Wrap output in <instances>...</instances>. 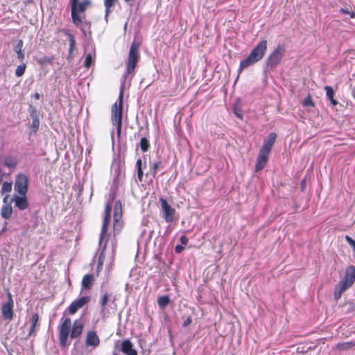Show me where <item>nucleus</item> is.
Returning a JSON list of instances; mask_svg holds the SVG:
<instances>
[{"mask_svg": "<svg viewBox=\"0 0 355 355\" xmlns=\"http://www.w3.org/2000/svg\"><path fill=\"white\" fill-rule=\"evenodd\" d=\"M39 320L40 318L37 313H35L32 315L31 320V329L28 332V336L31 337L36 336V331L40 327Z\"/></svg>", "mask_w": 355, "mask_h": 355, "instance_id": "obj_15", "label": "nucleus"}, {"mask_svg": "<svg viewBox=\"0 0 355 355\" xmlns=\"http://www.w3.org/2000/svg\"><path fill=\"white\" fill-rule=\"evenodd\" d=\"M121 351L126 355H137V352L133 349L132 343L128 339L122 342Z\"/></svg>", "mask_w": 355, "mask_h": 355, "instance_id": "obj_17", "label": "nucleus"}, {"mask_svg": "<svg viewBox=\"0 0 355 355\" xmlns=\"http://www.w3.org/2000/svg\"><path fill=\"white\" fill-rule=\"evenodd\" d=\"M39 123H40V122L37 119H34L32 123L33 128L37 130L39 127Z\"/></svg>", "mask_w": 355, "mask_h": 355, "instance_id": "obj_47", "label": "nucleus"}, {"mask_svg": "<svg viewBox=\"0 0 355 355\" xmlns=\"http://www.w3.org/2000/svg\"><path fill=\"white\" fill-rule=\"evenodd\" d=\"M192 322V318L191 316H188L187 318V319L184 320V322H183V324L182 326L184 327H187V326H189Z\"/></svg>", "mask_w": 355, "mask_h": 355, "instance_id": "obj_44", "label": "nucleus"}, {"mask_svg": "<svg viewBox=\"0 0 355 355\" xmlns=\"http://www.w3.org/2000/svg\"><path fill=\"white\" fill-rule=\"evenodd\" d=\"M266 50L267 40H261L258 44L252 49L248 56L241 61L238 69L239 74H240L243 69L261 60L263 58Z\"/></svg>", "mask_w": 355, "mask_h": 355, "instance_id": "obj_2", "label": "nucleus"}, {"mask_svg": "<svg viewBox=\"0 0 355 355\" xmlns=\"http://www.w3.org/2000/svg\"><path fill=\"white\" fill-rule=\"evenodd\" d=\"M123 90H121L119 96V103H115L112 105L111 108V121L114 126L116 128V132L119 137H120L122 128V119H123Z\"/></svg>", "mask_w": 355, "mask_h": 355, "instance_id": "obj_3", "label": "nucleus"}, {"mask_svg": "<svg viewBox=\"0 0 355 355\" xmlns=\"http://www.w3.org/2000/svg\"><path fill=\"white\" fill-rule=\"evenodd\" d=\"M302 105L304 107H314L315 104L312 101L311 96L310 95H308L302 101Z\"/></svg>", "mask_w": 355, "mask_h": 355, "instance_id": "obj_37", "label": "nucleus"}, {"mask_svg": "<svg viewBox=\"0 0 355 355\" xmlns=\"http://www.w3.org/2000/svg\"><path fill=\"white\" fill-rule=\"evenodd\" d=\"M157 303L160 308L164 309L170 303V298L168 295L159 297L157 299Z\"/></svg>", "mask_w": 355, "mask_h": 355, "instance_id": "obj_29", "label": "nucleus"}, {"mask_svg": "<svg viewBox=\"0 0 355 355\" xmlns=\"http://www.w3.org/2000/svg\"><path fill=\"white\" fill-rule=\"evenodd\" d=\"M1 313L4 320L10 321L13 318V300L10 293H8V301L2 305Z\"/></svg>", "mask_w": 355, "mask_h": 355, "instance_id": "obj_11", "label": "nucleus"}, {"mask_svg": "<svg viewBox=\"0 0 355 355\" xmlns=\"http://www.w3.org/2000/svg\"><path fill=\"white\" fill-rule=\"evenodd\" d=\"M110 221V216H107V214H104L103 225L100 233L99 243L101 244L104 243L103 248H106L108 243V235L107 231Z\"/></svg>", "mask_w": 355, "mask_h": 355, "instance_id": "obj_10", "label": "nucleus"}, {"mask_svg": "<svg viewBox=\"0 0 355 355\" xmlns=\"http://www.w3.org/2000/svg\"><path fill=\"white\" fill-rule=\"evenodd\" d=\"M343 282L352 286L355 282V267L352 266L346 271Z\"/></svg>", "mask_w": 355, "mask_h": 355, "instance_id": "obj_18", "label": "nucleus"}, {"mask_svg": "<svg viewBox=\"0 0 355 355\" xmlns=\"http://www.w3.org/2000/svg\"><path fill=\"white\" fill-rule=\"evenodd\" d=\"M118 0H104L105 7V13L108 15L111 11V8L117 2Z\"/></svg>", "mask_w": 355, "mask_h": 355, "instance_id": "obj_33", "label": "nucleus"}, {"mask_svg": "<svg viewBox=\"0 0 355 355\" xmlns=\"http://www.w3.org/2000/svg\"><path fill=\"white\" fill-rule=\"evenodd\" d=\"M270 153V152L260 149L255 165L256 171H259L265 167L268 160Z\"/></svg>", "mask_w": 355, "mask_h": 355, "instance_id": "obj_12", "label": "nucleus"}, {"mask_svg": "<svg viewBox=\"0 0 355 355\" xmlns=\"http://www.w3.org/2000/svg\"><path fill=\"white\" fill-rule=\"evenodd\" d=\"M12 214V208L10 203L3 205L1 209V216L3 218L9 219Z\"/></svg>", "mask_w": 355, "mask_h": 355, "instance_id": "obj_21", "label": "nucleus"}, {"mask_svg": "<svg viewBox=\"0 0 355 355\" xmlns=\"http://www.w3.org/2000/svg\"><path fill=\"white\" fill-rule=\"evenodd\" d=\"M35 100H39L40 98V95L39 93L36 92L32 96Z\"/></svg>", "mask_w": 355, "mask_h": 355, "instance_id": "obj_49", "label": "nucleus"}, {"mask_svg": "<svg viewBox=\"0 0 355 355\" xmlns=\"http://www.w3.org/2000/svg\"><path fill=\"white\" fill-rule=\"evenodd\" d=\"M345 240L352 247H354L355 245V241L352 238H351L349 236L346 235L345 236Z\"/></svg>", "mask_w": 355, "mask_h": 355, "instance_id": "obj_43", "label": "nucleus"}, {"mask_svg": "<svg viewBox=\"0 0 355 355\" xmlns=\"http://www.w3.org/2000/svg\"><path fill=\"white\" fill-rule=\"evenodd\" d=\"M324 90L326 91L327 98L330 101L331 103L334 106L337 105L338 102L334 98V91L333 88L331 86H326Z\"/></svg>", "mask_w": 355, "mask_h": 355, "instance_id": "obj_25", "label": "nucleus"}, {"mask_svg": "<svg viewBox=\"0 0 355 355\" xmlns=\"http://www.w3.org/2000/svg\"><path fill=\"white\" fill-rule=\"evenodd\" d=\"M23 44H24L23 41L21 40H19L14 48V51L17 54V58L20 61H23L24 59V54L22 53Z\"/></svg>", "mask_w": 355, "mask_h": 355, "instance_id": "obj_26", "label": "nucleus"}, {"mask_svg": "<svg viewBox=\"0 0 355 355\" xmlns=\"http://www.w3.org/2000/svg\"><path fill=\"white\" fill-rule=\"evenodd\" d=\"M69 37V56H71V54L73 51V50L75 49V47H76V40L74 39V37L69 33H68V31L67 30H64L63 31Z\"/></svg>", "mask_w": 355, "mask_h": 355, "instance_id": "obj_28", "label": "nucleus"}, {"mask_svg": "<svg viewBox=\"0 0 355 355\" xmlns=\"http://www.w3.org/2000/svg\"><path fill=\"white\" fill-rule=\"evenodd\" d=\"M234 114L239 119H243V114L242 112V106L241 101L240 100H237L233 107Z\"/></svg>", "mask_w": 355, "mask_h": 355, "instance_id": "obj_24", "label": "nucleus"}, {"mask_svg": "<svg viewBox=\"0 0 355 355\" xmlns=\"http://www.w3.org/2000/svg\"><path fill=\"white\" fill-rule=\"evenodd\" d=\"M180 241L181 243L184 245H186L189 242L188 238L184 235H182L180 236Z\"/></svg>", "mask_w": 355, "mask_h": 355, "instance_id": "obj_45", "label": "nucleus"}, {"mask_svg": "<svg viewBox=\"0 0 355 355\" xmlns=\"http://www.w3.org/2000/svg\"><path fill=\"white\" fill-rule=\"evenodd\" d=\"M353 248H354V252H355V245H354Z\"/></svg>", "mask_w": 355, "mask_h": 355, "instance_id": "obj_51", "label": "nucleus"}, {"mask_svg": "<svg viewBox=\"0 0 355 355\" xmlns=\"http://www.w3.org/2000/svg\"><path fill=\"white\" fill-rule=\"evenodd\" d=\"M340 12L343 13V14H345V15H349L351 18H354L355 17V13L354 12H350L346 9H344V8H340Z\"/></svg>", "mask_w": 355, "mask_h": 355, "instance_id": "obj_39", "label": "nucleus"}, {"mask_svg": "<svg viewBox=\"0 0 355 355\" xmlns=\"http://www.w3.org/2000/svg\"><path fill=\"white\" fill-rule=\"evenodd\" d=\"M184 250V247L181 245H177L175 248L176 253H181Z\"/></svg>", "mask_w": 355, "mask_h": 355, "instance_id": "obj_46", "label": "nucleus"}, {"mask_svg": "<svg viewBox=\"0 0 355 355\" xmlns=\"http://www.w3.org/2000/svg\"><path fill=\"white\" fill-rule=\"evenodd\" d=\"M94 63L92 56L90 53L87 54L84 61V67L89 69Z\"/></svg>", "mask_w": 355, "mask_h": 355, "instance_id": "obj_35", "label": "nucleus"}, {"mask_svg": "<svg viewBox=\"0 0 355 355\" xmlns=\"http://www.w3.org/2000/svg\"><path fill=\"white\" fill-rule=\"evenodd\" d=\"M285 53L284 45L278 44L275 50L269 55L266 60V64L269 67H275L279 64Z\"/></svg>", "mask_w": 355, "mask_h": 355, "instance_id": "obj_6", "label": "nucleus"}, {"mask_svg": "<svg viewBox=\"0 0 355 355\" xmlns=\"http://www.w3.org/2000/svg\"><path fill=\"white\" fill-rule=\"evenodd\" d=\"M123 227V221L121 219L114 220L113 224V235L115 237L116 234H119Z\"/></svg>", "mask_w": 355, "mask_h": 355, "instance_id": "obj_30", "label": "nucleus"}, {"mask_svg": "<svg viewBox=\"0 0 355 355\" xmlns=\"http://www.w3.org/2000/svg\"><path fill=\"white\" fill-rule=\"evenodd\" d=\"M12 189L11 183L5 182L2 185V191L3 192H10Z\"/></svg>", "mask_w": 355, "mask_h": 355, "instance_id": "obj_38", "label": "nucleus"}, {"mask_svg": "<svg viewBox=\"0 0 355 355\" xmlns=\"http://www.w3.org/2000/svg\"><path fill=\"white\" fill-rule=\"evenodd\" d=\"M54 60V58L53 56H44L37 60V62L40 64H52Z\"/></svg>", "mask_w": 355, "mask_h": 355, "instance_id": "obj_34", "label": "nucleus"}, {"mask_svg": "<svg viewBox=\"0 0 355 355\" xmlns=\"http://www.w3.org/2000/svg\"><path fill=\"white\" fill-rule=\"evenodd\" d=\"M28 178L24 174H19L15 180V190L19 195L25 196L28 191Z\"/></svg>", "mask_w": 355, "mask_h": 355, "instance_id": "obj_7", "label": "nucleus"}, {"mask_svg": "<svg viewBox=\"0 0 355 355\" xmlns=\"http://www.w3.org/2000/svg\"><path fill=\"white\" fill-rule=\"evenodd\" d=\"M277 135L275 132L270 133L267 138L264 140L261 149L270 152L272 147L275 141Z\"/></svg>", "mask_w": 355, "mask_h": 355, "instance_id": "obj_16", "label": "nucleus"}, {"mask_svg": "<svg viewBox=\"0 0 355 355\" xmlns=\"http://www.w3.org/2000/svg\"><path fill=\"white\" fill-rule=\"evenodd\" d=\"M90 301V297L83 296L80 298L73 300L68 306L67 311L68 313L73 315L76 313L78 309L83 308Z\"/></svg>", "mask_w": 355, "mask_h": 355, "instance_id": "obj_9", "label": "nucleus"}, {"mask_svg": "<svg viewBox=\"0 0 355 355\" xmlns=\"http://www.w3.org/2000/svg\"><path fill=\"white\" fill-rule=\"evenodd\" d=\"M139 44L135 41H133L131 44L129 52L128 60L126 62V72L125 77L128 75H132L135 73V67L139 60Z\"/></svg>", "mask_w": 355, "mask_h": 355, "instance_id": "obj_4", "label": "nucleus"}, {"mask_svg": "<svg viewBox=\"0 0 355 355\" xmlns=\"http://www.w3.org/2000/svg\"><path fill=\"white\" fill-rule=\"evenodd\" d=\"M139 146L141 150L145 153L148 151L150 148V144L148 140L146 137H142L139 141Z\"/></svg>", "mask_w": 355, "mask_h": 355, "instance_id": "obj_31", "label": "nucleus"}, {"mask_svg": "<svg viewBox=\"0 0 355 355\" xmlns=\"http://www.w3.org/2000/svg\"><path fill=\"white\" fill-rule=\"evenodd\" d=\"M137 170L138 168H142V161L141 159L139 158L136 162Z\"/></svg>", "mask_w": 355, "mask_h": 355, "instance_id": "obj_48", "label": "nucleus"}, {"mask_svg": "<svg viewBox=\"0 0 355 355\" xmlns=\"http://www.w3.org/2000/svg\"><path fill=\"white\" fill-rule=\"evenodd\" d=\"M159 164H160V162H155L153 164V175L154 177L157 174V169L159 168Z\"/></svg>", "mask_w": 355, "mask_h": 355, "instance_id": "obj_41", "label": "nucleus"}, {"mask_svg": "<svg viewBox=\"0 0 355 355\" xmlns=\"http://www.w3.org/2000/svg\"><path fill=\"white\" fill-rule=\"evenodd\" d=\"M161 208L163 211V218L166 223H171L174 220L175 209L168 203L164 198H159Z\"/></svg>", "mask_w": 355, "mask_h": 355, "instance_id": "obj_8", "label": "nucleus"}, {"mask_svg": "<svg viewBox=\"0 0 355 355\" xmlns=\"http://www.w3.org/2000/svg\"><path fill=\"white\" fill-rule=\"evenodd\" d=\"M26 65L24 64L19 65L15 70V75L17 77L23 76L26 71Z\"/></svg>", "mask_w": 355, "mask_h": 355, "instance_id": "obj_36", "label": "nucleus"}, {"mask_svg": "<svg viewBox=\"0 0 355 355\" xmlns=\"http://www.w3.org/2000/svg\"><path fill=\"white\" fill-rule=\"evenodd\" d=\"M95 279L93 274H86L81 282V290H91L94 284Z\"/></svg>", "mask_w": 355, "mask_h": 355, "instance_id": "obj_14", "label": "nucleus"}, {"mask_svg": "<svg viewBox=\"0 0 355 355\" xmlns=\"http://www.w3.org/2000/svg\"><path fill=\"white\" fill-rule=\"evenodd\" d=\"M15 206L20 210H24L28 206V200L26 199V196H21V197L15 196Z\"/></svg>", "mask_w": 355, "mask_h": 355, "instance_id": "obj_20", "label": "nucleus"}, {"mask_svg": "<svg viewBox=\"0 0 355 355\" xmlns=\"http://www.w3.org/2000/svg\"><path fill=\"white\" fill-rule=\"evenodd\" d=\"M354 346H355V342L348 341V342L338 343L336 345V347L337 349H338L340 351H343V350H347L349 349H351Z\"/></svg>", "mask_w": 355, "mask_h": 355, "instance_id": "obj_27", "label": "nucleus"}, {"mask_svg": "<svg viewBox=\"0 0 355 355\" xmlns=\"http://www.w3.org/2000/svg\"><path fill=\"white\" fill-rule=\"evenodd\" d=\"M100 338L95 331L90 330L87 332L85 345L92 348H96L100 345Z\"/></svg>", "mask_w": 355, "mask_h": 355, "instance_id": "obj_13", "label": "nucleus"}, {"mask_svg": "<svg viewBox=\"0 0 355 355\" xmlns=\"http://www.w3.org/2000/svg\"><path fill=\"white\" fill-rule=\"evenodd\" d=\"M125 2H129L131 0H124Z\"/></svg>", "mask_w": 355, "mask_h": 355, "instance_id": "obj_50", "label": "nucleus"}, {"mask_svg": "<svg viewBox=\"0 0 355 355\" xmlns=\"http://www.w3.org/2000/svg\"><path fill=\"white\" fill-rule=\"evenodd\" d=\"M137 171L138 180H139V182H142L143 176H144V173H143L142 168H138Z\"/></svg>", "mask_w": 355, "mask_h": 355, "instance_id": "obj_42", "label": "nucleus"}, {"mask_svg": "<svg viewBox=\"0 0 355 355\" xmlns=\"http://www.w3.org/2000/svg\"><path fill=\"white\" fill-rule=\"evenodd\" d=\"M3 164L9 168H14L17 164V159L12 155L6 156L3 158Z\"/></svg>", "mask_w": 355, "mask_h": 355, "instance_id": "obj_23", "label": "nucleus"}, {"mask_svg": "<svg viewBox=\"0 0 355 355\" xmlns=\"http://www.w3.org/2000/svg\"><path fill=\"white\" fill-rule=\"evenodd\" d=\"M84 329V324L78 320L73 321L71 324V320L69 318H62L61 322L58 327V338L60 344L62 347L69 345L68 338L75 339L81 336Z\"/></svg>", "mask_w": 355, "mask_h": 355, "instance_id": "obj_1", "label": "nucleus"}, {"mask_svg": "<svg viewBox=\"0 0 355 355\" xmlns=\"http://www.w3.org/2000/svg\"><path fill=\"white\" fill-rule=\"evenodd\" d=\"M109 301V295L107 293H104L100 299V304L101 306V312H104L106 309V305Z\"/></svg>", "mask_w": 355, "mask_h": 355, "instance_id": "obj_32", "label": "nucleus"}, {"mask_svg": "<svg viewBox=\"0 0 355 355\" xmlns=\"http://www.w3.org/2000/svg\"><path fill=\"white\" fill-rule=\"evenodd\" d=\"M350 286H352L351 285L349 284H346L345 282H343V281L339 284H337L336 286H335V288H334V299L336 300H338L340 298L342 294L348 288H349Z\"/></svg>", "mask_w": 355, "mask_h": 355, "instance_id": "obj_19", "label": "nucleus"}, {"mask_svg": "<svg viewBox=\"0 0 355 355\" xmlns=\"http://www.w3.org/2000/svg\"><path fill=\"white\" fill-rule=\"evenodd\" d=\"M111 211H112V205L110 203L108 202V203H107V205L105 206L104 214H107V216H111Z\"/></svg>", "mask_w": 355, "mask_h": 355, "instance_id": "obj_40", "label": "nucleus"}, {"mask_svg": "<svg viewBox=\"0 0 355 355\" xmlns=\"http://www.w3.org/2000/svg\"><path fill=\"white\" fill-rule=\"evenodd\" d=\"M71 3V15L73 23L78 26L83 21L80 13L84 12L87 8L90 6L89 0H84L82 2H78V0H70Z\"/></svg>", "mask_w": 355, "mask_h": 355, "instance_id": "obj_5", "label": "nucleus"}, {"mask_svg": "<svg viewBox=\"0 0 355 355\" xmlns=\"http://www.w3.org/2000/svg\"><path fill=\"white\" fill-rule=\"evenodd\" d=\"M123 215L122 205L120 200H117L114 203V220L121 219Z\"/></svg>", "mask_w": 355, "mask_h": 355, "instance_id": "obj_22", "label": "nucleus"}]
</instances>
